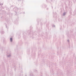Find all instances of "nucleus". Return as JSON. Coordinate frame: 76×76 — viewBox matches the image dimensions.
Masks as SVG:
<instances>
[{
  "label": "nucleus",
  "mask_w": 76,
  "mask_h": 76,
  "mask_svg": "<svg viewBox=\"0 0 76 76\" xmlns=\"http://www.w3.org/2000/svg\"><path fill=\"white\" fill-rule=\"evenodd\" d=\"M20 10V9L18 8V7H15L13 9L14 11L15 12V13H16V14H17V11L19 12Z\"/></svg>",
  "instance_id": "nucleus-1"
},
{
  "label": "nucleus",
  "mask_w": 76,
  "mask_h": 76,
  "mask_svg": "<svg viewBox=\"0 0 76 76\" xmlns=\"http://www.w3.org/2000/svg\"><path fill=\"white\" fill-rule=\"evenodd\" d=\"M14 23L17 25V24H18V20H15L14 22Z\"/></svg>",
  "instance_id": "nucleus-2"
},
{
  "label": "nucleus",
  "mask_w": 76,
  "mask_h": 76,
  "mask_svg": "<svg viewBox=\"0 0 76 76\" xmlns=\"http://www.w3.org/2000/svg\"><path fill=\"white\" fill-rule=\"evenodd\" d=\"M66 15V12H64L62 16H65Z\"/></svg>",
  "instance_id": "nucleus-3"
},
{
  "label": "nucleus",
  "mask_w": 76,
  "mask_h": 76,
  "mask_svg": "<svg viewBox=\"0 0 76 76\" xmlns=\"http://www.w3.org/2000/svg\"><path fill=\"white\" fill-rule=\"evenodd\" d=\"M4 33V32L3 31H1V34H3Z\"/></svg>",
  "instance_id": "nucleus-4"
},
{
  "label": "nucleus",
  "mask_w": 76,
  "mask_h": 76,
  "mask_svg": "<svg viewBox=\"0 0 76 76\" xmlns=\"http://www.w3.org/2000/svg\"><path fill=\"white\" fill-rule=\"evenodd\" d=\"M10 41L11 42H12V41H13V39L12 38H10Z\"/></svg>",
  "instance_id": "nucleus-5"
},
{
  "label": "nucleus",
  "mask_w": 76,
  "mask_h": 76,
  "mask_svg": "<svg viewBox=\"0 0 76 76\" xmlns=\"http://www.w3.org/2000/svg\"><path fill=\"white\" fill-rule=\"evenodd\" d=\"M58 20L59 22H61V19H58Z\"/></svg>",
  "instance_id": "nucleus-6"
},
{
  "label": "nucleus",
  "mask_w": 76,
  "mask_h": 76,
  "mask_svg": "<svg viewBox=\"0 0 76 76\" xmlns=\"http://www.w3.org/2000/svg\"><path fill=\"white\" fill-rule=\"evenodd\" d=\"M41 7H44V4H43V5H42L41 6Z\"/></svg>",
  "instance_id": "nucleus-7"
},
{
  "label": "nucleus",
  "mask_w": 76,
  "mask_h": 76,
  "mask_svg": "<svg viewBox=\"0 0 76 76\" xmlns=\"http://www.w3.org/2000/svg\"><path fill=\"white\" fill-rule=\"evenodd\" d=\"M10 56H11V55L10 54L9 55L7 56L8 57H10Z\"/></svg>",
  "instance_id": "nucleus-8"
},
{
  "label": "nucleus",
  "mask_w": 76,
  "mask_h": 76,
  "mask_svg": "<svg viewBox=\"0 0 76 76\" xmlns=\"http://www.w3.org/2000/svg\"><path fill=\"white\" fill-rule=\"evenodd\" d=\"M34 71L36 72V73H37V70H36V69L34 70Z\"/></svg>",
  "instance_id": "nucleus-9"
},
{
  "label": "nucleus",
  "mask_w": 76,
  "mask_h": 76,
  "mask_svg": "<svg viewBox=\"0 0 76 76\" xmlns=\"http://www.w3.org/2000/svg\"><path fill=\"white\" fill-rule=\"evenodd\" d=\"M52 27H55V26L54 25H52Z\"/></svg>",
  "instance_id": "nucleus-10"
},
{
  "label": "nucleus",
  "mask_w": 76,
  "mask_h": 76,
  "mask_svg": "<svg viewBox=\"0 0 76 76\" xmlns=\"http://www.w3.org/2000/svg\"><path fill=\"white\" fill-rule=\"evenodd\" d=\"M3 4H0V5H1V6H2V5H3Z\"/></svg>",
  "instance_id": "nucleus-11"
},
{
  "label": "nucleus",
  "mask_w": 76,
  "mask_h": 76,
  "mask_svg": "<svg viewBox=\"0 0 76 76\" xmlns=\"http://www.w3.org/2000/svg\"><path fill=\"white\" fill-rule=\"evenodd\" d=\"M60 29L61 30V26L60 27Z\"/></svg>",
  "instance_id": "nucleus-12"
},
{
  "label": "nucleus",
  "mask_w": 76,
  "mask_h": 76,
  "mask_svg": "<svg viewBox=\"0 0 76 76\" xmlns=\"http://www.w3.org/2000/svg\"><path fill=\"white\" fill-rule=\"evenodd\" d=\"M67 42H69V40H67Z\"/></svg>",
  "instance_id": "nucleus-13"
},
{
  "label": "nucleus",
  "mask_w": 76,
  "mask_h": 76,
  "mask_svg": "<svg viewBox=\"0 0 76 76\" xmlns=\"http://www.w3.org/2000/svg\"><path fill=\"white\" fill-rule=\"evenodd\" d=\"M49 0H46V1H47V2H48V1Z\"/></svg>",
  "instance_id": "nucleus-14"
},
{
  "label": "nucleus",
  "mask_w": 76,
  "mask_h": 76,
  "mask_svg": "<svg viewBox=\"0 0 76 76\" xmlns=\"http://www.w3.org/2000/svg\"><path fill=\"white\" fill-rule=\"evenodd\" d=\"M76 15V13H75V14L74 15Z\"/></svg>",
  "instance_id": "nucleus-15"
},
{
  "label": "nucleus",
  "mask_w": 76,
  "mask_h": 76,
  "mask_svg": "<svg viewBox=\"0 0 76 76\" xmlns=\"http://www.w3.org/2000/svg\"><path fill=\"white\" fill-rule=\"evenodd\" d=\"M6 25V28H7V26Z\"/></svg>",
  "instance_id": "nucleus-16"
},
{
  "label": "nucleus",
  "mask_w": 76,
  "mask_h": 76,
  "mask_svg": "<svg viewBox=\"0 0 76 76\" xmlns=\"http://www.w3.org/2000/svg\"><path fill=\"white\" fill-rule=\"evenodd\" d=\"M10 15H12V14H10Z\"/></svg>",
  "instance_id": "nucleus-17"
},
{
  "label": "nucleus",
  "mask_w": 76,
  "mask_h": 76,
  "mask_svg": "<svg viewBox=\"0 0 76 76\" xmlns=\"http://www.w3.org/2000/svg\"><path fill=\"white\" fill-rule=\"evenodd\" d=\"M20 0L21 1V0H19V1H20Z\"/></svg>",
  "instance_id": "nucleus-18"
},
{
  "label": "nucleus",
  "mask_w": 76,
  "mask_h": 76,
  "mask_svg": "<svg viewBox=\"0 0 76 76\" xmlns=\"http://www.w3.org/2000/svg\"><path fill=\"white\" fill-rule=\"evenodd\" d=\"M25 76H27V75H26Z\"/></svg>",
  "instance_id": "nucleus-19"
},
{
  "label": "nucleus",
  "mask_w": 76,
  "mask_h": 76,
  "mask_svg": "<svg viewBox=\"0 0 76 76\" xmlns=\"http://www.w3.org/2000/svg\"><path fill=\"white\" fill-rule=\"evenodd\" d=\"M23 35L24 34H23Z\"/></svg>",
  "instance_id": "nucleus-20"
}]
</instances>
